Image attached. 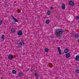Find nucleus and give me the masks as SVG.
<instances>
[{
  "label": "nucleus",
  "instance_id": "obj_1",
  "mask_svg": "<svg viewBox=\"0 0 79 79\" xmlns=\"http://www.w3.org/2000/svg\"><path fill=\"white\" fill-rule=\"evenodd\" d=\"M64 31H65L64 30V31L60 29H56L55 31V35L57 36H60L62 35V33Z\"/></svg>",
  "mask_w": 79,
  "mask_h": 79
},
{
  "label": "nucleus",
  "instance_id": "obj_2",
  "mask_svg": "<svg viewBox=\"0 0 79 79\" xmlns=\"http://www.w3.org/2000/svg\"><path fill=\"white\" fill-rule=\"evenodd\" d=\"M14 58L13 56L12 55H10L8 56V59L9 60H12V59H13Z\"/></svg>",
  "mask_w": 79,
  "mask_h": 79
},
{
  "label": "nucleus",
  "instance_id": "obj_3",
  "mask_svg": "<svg viewBox=\"0 0 79 79\" xmlns=\"http://www.w3.org/2000/svg\"><path fill=\"white\" fill-rule=\"evenodd\" d=\"M69 4L70 6H74V2L71 1H69Z\"/></svg>",
  "mask_w": 79,
  "mask_h": 79
},
{
  "label": "nucleus",
  "instance_id": "obj_4",
  "mask_svg": "<svg viewBox=\"0 0 79 79\" xmlns=\"http://www.w3.org/2000/svg\"><path fill=\"white\" fill-rule=\"evenodd\" d=\"M18 35L19 36H21L23 35V32L21 31H19L18 32Z\"/></svg>",
  "mask_w": 79,
  "mask_h": 79
},
{
  "label": "nucleus",
  "instance_id": "obj_5",
  "mask_svg": "<svg viewBox=\"0 0 79 79\" xmlns=\"http://www.w3.org/2000/svg\"><path fill=\"white\" fill-rule=\"evenodd\" d=\"M57 50L59 52V53L60 55H62V53H61V49H60V47H58L57 48Z\"/></svg>",
  "mask_w": 79,
  "mask_h": 79
},
{
  "label": "nucleus",
  "instance_id": "obj_6",
  "mask_svg": "<svg viewBox=\"0 0 79 79\" xmlns=\"http://www.w3.org/2000/svg\"><path fill=\"white\" fill-rule=\"evenodd\" d=\"M47 15H50L52 14V11L50 10H48L47 11L46 13Z\"/></svg>",
  "mask_w": 79,
  "mask_h": 79
},
{
  "label": "nucleus",
  "instance_id": "obj_7",
  "mask_svg": "<svg viewBox=\"0 0 79 79\" xmlns=\"http://www.w3.org/2000/svg\"><path fill=\"white\" fill-rule=\"evenodd\" d=\"M19 77H21V76H23V73L21 72H19Z\"/></svg>",
  "mask_w": 79,
  "mask_h": 79
},
{
  "label": "nucleus",
  "instance_id": "obj_8",
  "mask_svg": "<svg viewBox=\"0 0 79 79\" xmlns=\"http://www.w3.org/2000/svg\"><path fill=\"white\" fill-rule=\"evenodd\" d=\"M69 52V49L68 48H66L64 50V52L65 53H67Z\"/></svg>",
  "mask_w": 79,
  "mask_h": 79
},
{
  "label": "nucleus",
  "instance_id": "obj_9",
  "mask_svg": "<svg viewBox=\"0 0 79 79\" xmlns=\"http://www.w3.org/2000/svg\"><path fill=\"white\" fill-rule=\"evenodd\" d=\"M65 56L67 58H68L70 57V54L69 53H67L66 54Z\"/></svg>",
  "mask_w": 79,
  "mask_h": 79
},
{
  "label": "nucleus",
  "instance_id": "obj_10",
  "mask_svg": "<svg viewBox=\"0 0 79 79\" xmlns=\"http://www.w3.org/2000/svg\"><path fill=\"white\" fill-rule=\"evenodd\" d=\"M1 39L2 40V41H4V40H5V36L4 35H2Z\"/></svg>",
  "mask_w": 79,
  "mask_h": 79
},
{
  "label": "nucleus",
  "instance_id": "obj_11",
  "mask_svg": "<svg viewBox=\"0 0 79 79\" xmlns=\"http://www.w3.org/2000/svg\"><path fill=\"white\" fill-rule=\"evenodd\" d=\"M19 43H18V44L19 45V44H20L21 45H24V41H22L21 42H20V43L18 44Z\"/></svg>",
  "mask_w": 79,
  "mask_h": 79
},
{
  "label": "nucleus",
  "instance_id": "obj_12",
  "mask_svg": "<svg viewBox=\"0 0 79 79\" xmlns=\"http://www.w3.org/2000/svg\"><path fill=\"white\" fill-rule=\"evenodd\" d=\"M75 60L77 61H79V55H77L75 56Z\"/></svg>",
  "mask_w": 79,
  "mask_h": 79
},
{
  "label": "nucleus",
  "instance_id": "obj_13",
  "mask_svg": "<svg viewBox=\"0 0 79 79\" xmlns=\"http://www.w3.org/2000/svg\"><path fill=\"white\" fill-rule=\"evenodd\" d=\"M12 19L14 20L15 22H16L17 23H18V22L19 20H18V19H16V18H15V17H12Z\"/></svg>",
  "mask_w": 79,
  "mask_h": 79
},
{
  "label": "nucleus",
  "instance_id": "obj_14",
  "mask_svg": "<svg viewBox=\"0 0 79 79\" xmlns=\"http://www.w3.org/2000/svg\"><path fill=\"white\" fill-rule=\"evenodd\" d=\"M62 9L64 10L65 9V4L63 3L62 5Z\"/></svg>",
  "mask_w": 79,
  "mask_h": 79
},
{
  "label": "nucleus",
  "instance_id": "obj_15",
  "mask_svg": "<svg viewBox=\"0 0 79 79\" xmlns=\"http://www.w3.org/2000/svg\"><path fill=\"white\" fill-rule=\"evenodd\" d=\"M45 23L46 24H48L50 23V21L49 20H47L46 21Z\"/></svg>",
  "mask_w": 79,
  "mask_h": 79
},
{
  "label": "nucleus",
  "instance_id": "obj_16",
  "mask_svg": "<svg viewBox=\"0 0 79 79\" xmlns=\"http://www.w3.org/2000/svg\"><path fill=\"white\" fill-rule=\"evenodd\" d=\"M44 51H45L46 52H48V49L47 48H45L44 49Z\"/></svg>",
  "mask_w": 79,
  "mask_h": 79
},
{
  "label": "nucleus",
  "instance_id": "obj_17",
  "mask_svg": "<svg viewBox=\"0 0 79 79\" xmlns=\"http://www.w3.org/2000/svg\"><path fill=\"white\" fill-rule=\"evenodd\" d=\"M12 73L13 74H16V70H14L12 71Z\"/></svg>",
  "mask_w": 79,
  "mask_h": 79
},
{
  "label": "nucleus",
  "instance_id": "obj_18",
  "mask_svg": "<svg viewBox=\"0 0 79 79\" xmlns=\"http://www.w3.org/2000/svg\"><path fill=\"white\" fill-rule=\"evenodd\" d=\"M11 31L13 32H15V29L14 28H12L11 29Z\"/></svg>",
  "mask_w": 79,
  "mask_h": 79
},
{
  "label": "nucleus",
  "instance_id": "obj_19",
  "mask_svg": "<svg viewBox=\"0 0 79 79\" xmlns=\"http://www.w3.org/2000/svg\"><path fill=\"white\" fill-rule=\"evenodd\" d=\"M78 37H79V35H75V36H74V37H75V38H77Z\"/></svg>",
  "mask_w": 79,
  "mask_h": 79
},
{
  "label": "nucleus",
  "instance_id": "obj_20",
  "mask_svg": "<svg viewBox=\"0 0 79 79\" xmlns=\"http://www.w3.org/2000/svg\"><path fill=\"white\" fill-rule=\"evenodd\" d=\"M76 72L77 73H79V70H76Z\"/></svg>",
  "mask_w": 79,
  "mask_h": 79
},
{
  "label": "nucleus",
  "instance_id": "obj_21",
  "mask_svg": "<svg viewBox=\"0 0 79 79\" xmlns=\"http://www.w3.org/2000/svg\"><path fill=\"white\" fill-rule=\"evenodd\" d=\"M35 76L36 77H38V74L37 73H35Z\"/></svg>",
  "mask_w": 79,
  "mask_h": 79
},
{
  "label": "nucleus",
  "instance_id": "obj_22",
  "mask_svg": "<svg viewBox=\"0 0 79 79\" xmlns=\"http://www.w3.org/2000/svg\"><path fill=\"white\" fill-rule=\"evenodd\" d=\"M2 21H0V25H2Z\"/></svg>",
  "mask_w": 79,
  "mask_h": 79
},
{
  "label": "nucleus",
  "instance_id": "obj_23",
  "mask_svg": "<svg viewBox=\"0 0 79 79\" xmlns=\"http://www.w3.org/2000/svg\"><path fill=\"white\" fill-rule=\"evenodd\" d=\"M77 19H79V16H77Z\"/></svg>",
  "mask_w": 79,
  "mask_h": 79
},
{
  "label": "nucleus",
  "instance_id": "obj_24",
  "mask_svg": "<svg viewBox=\"0 0 79 79\" xmlns=\"http://www.w3.org/2000/svg\"><path fill=\"white\" fill-rule=\"evenodd\" d=\"M50 8L51 10H52V9H53V7H51Z\"/></svg>",
  "mask_w": 79,
  "mask_h": 79
},
{
  "label": "nucleus",
  "instance_id": "obj_25",
  "mask_svg": "<svg viewBox=\"0 0 79 79\" xmlns=\"http://www.w3.org/2000/svg\"><path fill=\"white\" fill-rule=\"evenodd\" d=\"M78 42H79V39L78 40Z\"/></svg>",
  "mask_w": 79,
  "mask_h": 79
},
{
  "label": "nucleus",
  "instance_id": "obj_26",
  "mask_svg": "<svg viewBox=\"0 0 79 79\" xmlns=\"http://www.w3.org/2000/svg\"><path fill=\"white\" fill-rule=\"evenodd\" d=\"M37 78L36 79H38V78L37 77H36Z\"/></svg>",
  "mask_w": 79,
  "mask_h": 79
},
{
  "label": "nucleus",
  "instance_id": "obj_27",
  "mask_svg": "<svg viewBox=\"0 0 79 79\" xmlns=\"http://www.w3.org/2000/svg\"><path fill=\"white\" fill-rule=\"evenodd\" d=\"M27 69V70H29V69Z\"/></svg>",
  "mask_w": 79,
  "mask_h": 79
}]
</instances>
